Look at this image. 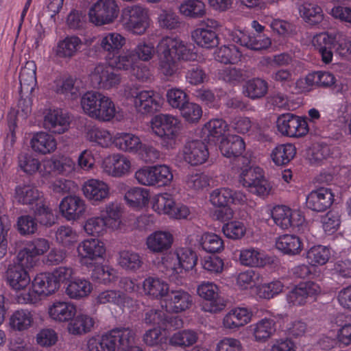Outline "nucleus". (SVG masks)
<instances>
[{"instance_id": "nucleus-1", "label": "nucleus", "mask_w": 351, "mask_h": 351, "mask_svg": "<svg viewBox=\"0 0 351 351\" xmlns=\"http://www.w3.org/2000/svg\"><path fill=\"white\" fill-rule=\"evenodd\" d=\"M158 71L164 78L176 77L180 70L179 61L195 60L197 55L182 40L170 36L162 38L157 45Z\"/></svg>"}, {"instance_id": "nucleus-2", "label": "nucleus", "mask_w": 351, "mask_h": 351, "mask_svg": "<svg viewBox=\"0 0 351 351\" xmlns=\"http://www.w3.org/2000/svg\"><path fill=\"white\" fill-rule=\"evenodd\" d=\"M197 261V256L194 251L182 247L176 250L175 257L162 260L160 269L170 281L179 285L182 283L184 272L192 269Z\"/></svg>"}, {"instance_id": "nucleus-3", "label": "nucleus", "mask_w": 351, "mask_h": 351, "mask_svg": "<svg viewBox=\"0 0 351 351\" xmlns=\"http://www.w3.org/2000/svg\"><path fill=\"white\" fill-rule=\"evenodd\" d=\"M81 106L89 117L100 121H111L117 112L112 99L97 91L84 93L81 98Z\"/></svg>"}, {"instance_id": "nucleus-4", "label": "nucleus", "mask_w": 351, "mask_h": 351, "mask_svg": "<svg viewBox=\"0 0 351 351\" xmlns=\"http://www.w3.org/2000/svg\"><path fill=\"white\" fill-rule=\"evenodd\" d=\"M132 339V329L115 328L101 337H91L87 343L88 351H116L125 349Z\"/></svg>"}, {"instance_id": "nucleus-5", "label": "nucleus", "mask_w": 351, "mask_h": 351, "mask_svg": "<svg viewBox=\"0 0 351 351\" xmlns=\"http://www.w3.org/2000/svg\"><path fill=\"white\" fill-rule=\"evenodd\" d=\"M241 167L239 182L249 192L261 197L269 194L271 186L265 179L263 171L258 167H250V162L245 161Z\"/></svg>"}, {"instance_id": "nucleus-6", "label": "nucleus", "mask_w": 351, "mask_h": 351, "mask_svg": "<svg viewBox=\"0 0 351 351\" xmlns=\"http://www.w3.org/2000/svg\"><path fill=\"white\" fill-rule=\"evenodd\" d=\"M121 23L125 31L141 36L149 27L148 10L141 4L128 5L121 11Z\"/></svg>"}, {"instance_id": "nucleus-7", "label": "nucleus", "mask_w": 351, "mask_h": 351, "mask_svg": "<svg viewBox=\"0 0 351 351\" xmlns=\"http://www.w3.org/2000/svg\"><path fill=\"white\" fill-rule=\"evenodd\" d=\"M153 132L162 139V144L167 149H173L180 131L179 120L170 114H160L152 121Z\"/></svg>"}, {"instance_id": "nucleus-8", "label": "nucleus", "mask_w": 351, "mask_h": 351, "mask_svg": "<svg viewBox=\"0 0 351 351\" xmlns=\"http://www.w3.org/2000/svg\"><path fill=\"white\" fill-rule=\"evenodd\" d=\"M119 13L116 0H98L89 9L88 17L92 23L101 26L112 23Z\"/></svg>"}, {"instance_id": "nucleus-9", "label": "nucleus", "mask_w": 351, "mask_h": 351, "mask_svg": "<svg viewBox=\"0 0 351 351\" xmlns=\"http://www.w3.org/2000/svg\"><path fill=\"white\" fill-rule=\"evenodd\" d=\"M114 69L105 64L96 65L90 73L91 86L104 90L117 88L121 83V76Z\"/></svg>"}, {"instance_id": "nucleus-10", "label": "nucleus", "mask_w": 351, "mask_h": 351, "mask_svg": "<svg viewBox=\"0 0 351 351\" xmlns=\"http://www.w3.org/2000/svg\"><path fill=\"white\" fill-rule=\"evenodd\" d=\"M211 203L217 207H223L217 212V217L221 221L230 219L232 215V210L227 207L230 203L242 202L245 196L242 193L233 191L228 188H221L214 190L210 194Z\"/></svg>"}, {"instance_id": "nucleus-11", "label": "nucleus", "mask_w": 351, "mask_h": 351, "mask_svg": "<svg viewBox=\"0 0 351 351\" xmlns=\"http://www.w3.org/2000/svg\"><path fill=\"white\" fill-rule=\"evenodd\" d=\"M77 252L80 263L89 267L103 259L106 248L104 243L99 239H90L78 244Z\"/></svg>"}, {"instance_id": "nucleus-12", "label": "nucleus", "mask_w": 351, "mask_h": 351, "mask_svg": "<svg viewBox=\"0 0 351 351\" xmlns=\"http://www.w3.org/2000/svg\"><path fill=\"white\" fill-rule=\"evenodd\" d=\"M199 297L207 301L203 305L206 312L216 313L225 308L226 301L219 294V288L214 282L204 281L197 289Z\"/></svg>"}, {"instance_id": "nucleus-13", "label": "nucleus", "mask_w": 351, "mask_h": 351, "mask_svg": "<svg viewBox=\"0 0 351 351\" xmlns=\"http://www.w3.org/2000/svg\"><path fill=\"white\" fill-rule=\"evenodd\" d=\"M276 126L282 135L289 137H300L308 132L306 119L292 113L280 115L276 121Z\"/></svg>"}, {"instance_id": "nucleus-14", "label": "nucleus", "mask_w": 351, "mask_h": 351, "mask_svg": "<svg viewBox=\"0 0 351 351\" xmlns=\"http://www.w3.org/2000/svg\"><path fill=\"white\" fill-rule=\"evenodd\" d=\"M271 216L275 224L283 230L298 227L304 220L299 210L285 205L275 206L271 210Z\"/></svg>"}, {"instance_id": "nucleus-15", "label": "nucleus", "mask_w": 351, "mask_h": 351, "mask_svg": "<svg viewBox=\"0 0 351 351\" xmlns=\"http://www.w3.org/2000/svg\"><path fill=\"white\" fill-rule=\"evenodd\" d=\"M193 304L192 296L184 289H171L162 300V307L167 313H180L189 309Z\"/></svg>"}, {"instance_id": "nucleus-16", "label": "nucleus", "mask_w": 351, "mask_h": 351, "mask_svg": "<svg viewBox=\"0 0 351 351\" xmlns=\"http://www.w3.org/2000/svg\"><path fill=\"white\" fill-rule=\"evenodd\" d=\"M132 97L136 110L142 114H154L161 108L160 98L154 90H137Z\"/></svg>"}, {"instance_id": "nucleus-17", "label": "nucleus", "mask_w": 351, "mask_h": 351, "mask_svg": "<svg viewBox=\"0 0 351 351\" xmlns=\"http://www.w3.org/2000/svg\"><path fill=\"white\" fill-rule=\"evenodd\" d=\"M33 265H27L16 257V262L10 265L6 271V279L10 287L15 291L25 289L30 283L31 279L27 269Z\"/></svg>"}, {"instance_id": "nucleus-18", "label": "nucleus", "mask_w": 351, "mask_h": 351, "mask_svg": "<svg viewBox=\"0 0 351 351\" xmlns=\"http://www.w3.org/2000/svg\"><path fill=\"white\" fill-rule=\"evenodd\" d=\"M126 44V38L117 32H106L99 36L98 45L106 61L121 52Z\"/></svg>"}, {"instance_id": "nucleus-19", "label": "nucleus", "mask_w": 351, "mask_h": 351, "mask_svg": "<svg viewBox=\"0 0 351 351\" xmlns=\"http://www.w3.org/2000/svg\"><path fill=\"white\" fill-rule=\"evenodd\" d=\"M319 286L313 282L300 283L287 294V300L289 304L302 306L306 303L307 299L319 293Z\"/></svg>"}, {"instance_id": "nucleus-20", "label": "nucleus", "mask_w": 351, "mask_h": 351, "mask_svg": "<svg viewBox=\"0 0 351 351\" xmlns=\"http://www.w3.org/2000/svg\"><path fill=\"white\" fill-rule=\"evenodd\" d=\"M60 212L67 221H76L84 214L86 206L85 202L77 195H68L60 202Z\"/></svg>"}, {"instance_id": "nucleus-21", "label": "nucleus", "mask_w": 351, "mask_h": 351, "mask_svg": "<svg viewBox=\"0 0 351 351\" xmlns=\"http://www.w3.org/2000/svg\"><path fill=\"white\" fill-rule=\"evenodd\" d=\"M50 247L49 241L44 238H36L28 241L25 247L21 250L17 258L27 265H34L35 258L44 254Z\"/></svg>"}, {"instance_id": "nucleus-22", "label": "nucleus", "mask_w": 351, "mask_h": 351, "mask_svg": "<svg viewBox=\"0 0 351 351\" xmlns=\"http://www.w3.org/2000/svg\"><path fill=\"white\" fill-rule=\"evenodd\" d=\"M182 153L184 160L193 166L204 163L209 156L207 146L200 140L186 142Z\"/></svg>"}, {"instance_id": "nucleus-23", "label": "nucleus", "mask_w": 351, "mask_h": 351, "mask_svg": "<svg viewBox=\"0 0 351 351\" xmlns=\"http://www.w3.org/2000/svg\"><path fill=\"white\" fill-rule=\"evenodd\" d=\"M69 124V117L60 108L49 109L44 117V128L52 133L65 132Z\"/></svg>"}, {"instance_id": "nucleus-24", "label": "nucleus", "mask_w": 351, "mask_h": 351, "mask_svg": "<svg viewBox=\"0 0 351 351\" xmlns=\"http://www.w3.org/2000/svg\"><path fill=\"white\" fill-rule=\"evenodd\" d=\"M245 144L243 139L237 135H229L223 138L220 143L219 149L223 156L226 158H237L239 162L244 163L245 161L250 162L247 158L242 156Z\"/></svg>"}, {"instance_id": "nucleus-25", "label": "nucleus", "mask_w": 351, "mask_h": 351, "mask_svg": "<svg viewBox=\"0 0 351 351\" xmlns=\"http://www.w3.org/2000/svg\"><path fill=\"white\" fill-rule=\"evenodd\" d=\"M131 163L124 155L115 154L110 155L103 160L104 171L112 177H121L130 171Z\"/></svg>"}, {"instance_id": "nucleus-26", "label": "nucleus", "mask_w": 351, "mask_h": 351, "mask_svg": "<svg viewBox=\"0 0 351 351\" xmlns=\"http://www.w3.org/2000/svg\"><path fill=\"white\" fill-rule=\"evenodd\" d=\"M334 201L331 189L319 188L311 191L306 197V206L316 212H324L330 207Z\"/></svg>"}, {"instance_id": "nucleus-27", "label": "nucleus", "mask_w": 351, "mask_h": 351, "mask_svg": "<svg viewBox=\"0 0 351 351\" xmlns=\"http://www.w3.org/2000/svg\"><path fill=\"white\" fill-rule=\"evenodd\" d=\"M82 191L84 196L93 204L104 202L110 194L108 184L96 179H90L85 182Z\"/></svg>"}, {"instance_id": "nucleus-28", "label": "nucleus", "mask_w": 351, "mask_h": 351, "mask_svg": "<svg viewBox=\"0 0 351 351\" xmlns=\"http://www.w3.org/2000/svg\"><path fill=\"white\" fill-rule=\"evenodd\" d=\"M336 78L334 75L327 71H315L308 73L304 78L297 81L296 84L303 90H308L311 87H329L335 84Z\"/></svg>"}, {"instance_id": "nucleus-29", "label": "nucleus", "mask_w": 351, "mask_h": 351, "mask_svg": "<svg viewBox=\"0 0 351 351\" xmlns=\"http://www.w3.org/2000/svg\"><path fill=\"white\" fill-rule=\"evenodd\" d=\"M239 261L241 265L250 267H263L270 263L269 257L265 252L255 247L241 249Z\"/></svg>"}, {"instance_id": "nucleus-30", "label": "nucleus", "mask_w": 351, "mask_h": 351, "mask_svg": "<svg viewBox=\"0 0 351 351\" xmlns=\"http://www.w3.org/2000/svg\"><path fill=\"white\" fill-rule=\"evenodd\" d=\"M76 312V306L70 302L56 301L48 308L49 317L60 323L69 322Z\"/></svg>"}, {"instance_id": "nucleus-31", "label": "nucleus", "mask_w": 351, "mask_h": 351, "mask_svg": "<svg viewBox=\"0 0 351 351\" xmlns=\"http://www.w3.org/2000/svg\"><path fill=\"white\" fill-rule=\"evenodd\" d=\"M8 324L14 331H26L34 324V312L27 308L16 310L10 315Z\"/></svg>"}, {"instance_id": "nucleus-32", "label": "nucleus", "mask_w": 351, "mask_h": 351, "mask_svg": "<svg viewBox=\"0 0 351 351\" xmlns=\"http://www.w3.org/2000/svg\"><path fill=\"white\" fill-rule=\"evenodd\" d=\"M30 145L35 152L42 155L51 154L57 148V141L55 137L45 132L34 134L30 141Z\"/></svg>"}, {"instance_id": "nucleus-33", "label": "nucleus", "mask_w": 351, "mask_h": 351, "mask_svg": "<svg viewBox=\"0 0 351 351\" xmlns=\"http://www.w3.org/2000/svg\"><path fill=\"white\" fill-rule=\"evenodd\" d=\"M252 313L247 308H235L230 311L223 319V325L226 328L236 330L249 323Z\"/></svg>"}, {"instance_id": "nucleus-34", "label": "nucleus", "mask_w": 351, "mask_h": 351, "mask_svg": "<svg viewBox=\"0 0 351 351\" xmlns=\"http://www.w3.org/2000/svg\"><path fill=\"white\" fill-rule=\"evenodd\" d=\"M173 240V236L169 232L156 231L147 237L146 245L153 253H164L171 248Z\"/></svg>"}, {"instance_id": "nucleus-35", "label": "nucleus", "mask_w": 351, "mask_h": 351, "mask_svg": "<svg viewBox=\"0 0 351 351\" xmlns=\"http://www.w3.org/2000/svg\"><path fill=\"white\" fill-rule=\"evenodd\" d=\"M97 304H110L119 307L129 306L132 304V299L121 291L108 289L101 291L95 298Z\"/></svg>"}, {"instance_id": "nucleus-36", "label": "nucleus", "mask_w": 351, "mask_h": 351, "mask_svg": "<svg viewBox=\"0 0 351 351\" xmlns=\"http://www.w3.org/2000/svg\"><path fill=\"white\" fill-rule=\"evenodd\" d=\"M93 285L85 278H76L69 281L65 293L66 295L73 300L83 299L91 293Z\"/></svg>"}, {"instance_id": "nucleus-37", "label": "nucleus", "mask_w": 351, "mask_h": 351, "mask_svg": "<svg viewBox=\"0 0 351 351\" xmlns=\"http://www.w3.org/2000/svg\"><path fill=\"white\" fill-rule=\"evenodd\" d=\"M143 289L145 295L158 300L165 298L169 287L163 280L158 277L149 276L143 282Z\"/></svg>"}, {"instance_id": "nucleus-38", "label": "nucleus", "mask_w": 351, "mask_h": 351, "mask_svg": "<svg viewBox=\"0 0 351 351\" xmlns=\"http://www.w3.org/2000/svg\"><path fill=\"white\" fill-rule=\"evenodd\" d=\"M113 144L119 150L137 153L142 147L140 138L132 133H117L113 138Z\"/></svg>"}, {"instance_id": "nucleus-39", "label": "nucleus", "mask_w": 351, "mask_h": 351, "mask_svg": "<svg viewBox=\"0 0 351 351\" xmlns=\"http://www.w3.org/2000/svg\"><path fill=\"white\" fill-rule=\"evenodd\" d=\"M191 38L199 47L211 49L219 43L216 32L204 27H197L191 32Z\"/></svg>"}, {"instance_id": "nucleus-40", "label": "nucleus", "mask_w": 351, "mask_h": 351, "mask_svg": "<svg viewBox=\"0 0 351 351\" xmlns=\"http://www.w3.org/2000/svg\"><path fill=\"white\" fill-rule=\"evenodd\" d=\"M15 199L21 204L33 205L40 202L41 193L32 184H20L15 189Z\"/></svg>"}, {"instance_id": "nucleus-41", "label": "nucleus", "mask_w": 351, "mask_h": 351, "mask_svg": "<svg viewBox=\"0 0 351 351\" xmlns=\"http://www.w3.org/2000/svg\"><path fill=\"white\" fill-rule=\"evenodd\" d=\"M94 324L93 317L88 315L79 314L69 321L67 330L73 335H83L90 332Z\"/></svg>"}, {"instance_id": "nucleus-42", "label": "nucleus", "mask_w": 351, "mask_h": 351, "mask_svg": "<svg viewBox=\"0 0 351 351\" xmlns=\"http://www.w3.org/2000/svg\"><path fill=\"white\" fill-rule=\"evenodd\" d=\"M32 287L41 296H48L59 289L51 273L38 274L32 282Z\"/></svg>"}, {"instance_id": "nucleus-43", "label": "nucleus", "mask_w": 351, "mask_h": 351, "mask_svg": "<svg viewBox=\"0 0 351 351\" xmlns=\"http://www.w3.org/2000/svg\"><path fill=\"white\" fill-rule=\"evenodd\" d=\"M82 46V42L79 37L67 36L58 43L56 53L60 58H70L80 50Z\"/></svg>"}, {"instance_id": "nucleus-44", "label": "nucleus", "mask_w": 351, "mask_h": 351, "mask_svg": "<svg viewBox=\"0 0 351 351\" xmlns=\"http://www.w3.org/2000/svg\"><path fill=\"white\" fill-rule=\"evenodd\" d=\"M276 247L285 254L295 255L301 252L302 244L298 237L293 234H284L276 241Z\"/></svg>"}, {"instance_id": "nucleus-45", "label": "nucleus", "mask_w": 351, "mask_h": 351, "mask_svg": "<svg viewBox=\"0 0 351 351\" xmlns=\"http://www.w3.org/2000/svg\"><path fill=\"white\" fill-rule=\"evenodd\" d=\"M110 66L120 71H129L136 66L137 62L132 49H126L116 54L107 60Z\"/></svg>"}, {"instance_id": "nucleus-46", "label": "nucleus", "mask_w": 351, "mask_h": 351, "mask_svg": "<svg viewBox=\"0 0 351 351\" xmlns=\"http://www.w3.org/2000/svg\"><path fill=\"white\" fill-rule=\"evenodd\" d=\"M300 16L310 25L320 23L324 19L322 9L311 3H304L299 6Z\"/></svg>"}, {"instance_id": "nucleus-47", "label": "nucleus", "mask_w": 351, "mask_h": 351, "mask_svg": "<svg viewBox=\"0 0 351 351\" xmlns=\"http://www.w3.org/2000/svg\"><path fill=\"white\" fill-rule=\"evenodd\" d=\"M295 154L296 149L293 144H280L273 149L271 157L276 165L281 166L288 164Z\"/></svg>"}, {"instance_id": "nucleus-48", "label": "nucleus", "mask_w": 351, "mask_h": 351, "mask_svg": "<svg viewBox=\"0 0 351 351\" xmlns=\"http://www.w3.org/2000/svg\"><path fill=\"white\" fill-rule=\"evenodd\" d=\"M268 83L261 78H253L247 81L243 86V94L252 99L263 97L267 93Z\"/></svg>"}, {"instance_id": "nucleus-49", "label": "nucleus", "mask_w": 351, "mask_h": 351, "mask_svg": "<svg viewBox=\"0 0 351 351\" xmlns=\"http://www.w3.org/2000/svg\"><path fill=\"white\" fill-rule=\"evenodd\" d=\"M143 320L147 325H158L162 327L173 326V317L167 315L162 309L149 308L145 310Z\"/></svg>"}, {"instance_id": "nucleus-50", "label": "nucleus", "mask_w": 351, "mask_h": 351, "mask_svg": "<svg viewBox=\"0 0 351 351\" xmlns=\"http://www.w3.org/2000/svg\"><path fill=\"white\" fill-rule=\"evenodd\" d=\"M119 264L125 270L136 271L143 265L142 256L137 252L123 250L119 252Z\"/></svg>"}, {"instance_id": "nucleus-51", "label": "nucleus", "mask_w": 351, "mask_h": 351, "mask_svg": "<svg viewBox=\"0 0 351 351\" xmlns=\"http://www.w3.org/2000/svg\"><path fill=\"white\" fill-rule=\"evenodd\" d=\"M228 130V124L222 119H213L205 123L202 132L209 141H215Z\"/></svg>"}, {"instance_id": "nucleus-52", "label": "nucleus", "mask_w": 351, "mask_h": 351, "mask_svg": "<svg viewBox=\"0 0 351 351\" xmlns=\"http://www.w3.org/2000/svg\"><path fill=\"white\" fill-rule=\"evenodd\" d=\"M275 332L276 322L271 318L262 319L253 326V334L257 341L267 340Z\"/></svg>"}, {"instance_id": "nucleus-53", "label": "nucleus", "mask_w": 351, "mask_h": 351, "mask_svg": "<svg viewBox=\"0 0 351 351\" xmlns=\"http://www.w3.org/2000/svg\"><path fill=\"white\" fill-rule=\"evenodd\" d=\"M241 56V52L234 45H223L215 52V59L223 64H235Z\"/></svg>"}, {"instance_id": "nucleus-54", "label": "nucleus", "mask_w": 351, "mask_h": 351, "mask_svg": "<svg viewBox=\"0 0 351 351\" xmlns=\"http://www.w3.org/2000/svg\"><path fill=\"white\" fill-rule=\"evenodd\" d=\"M86 136L88 141L95 143L102 147H108L113 143L111 134L108 130L98 127L88 128Z\"/></svg>"}, {"instance_id": "nucleus-55", "label": "nucleus", "mask_w": 351, "mask_h": 351, "mask_svg": "<svg viewBox=\"0 0 351 351\" xmlns=\"http://www.w3.org/2000/svg\"><path fill=\"white\" fill-rule=\"evenodd\" d=\"M125 199L132 207L145 206L149 201V191L141 187L131 188L125 193Z\"/></svg>"}, {"instance_id": "nucleus-56", "label": "nucleus", "mask_w": 351, "mask_h": 351, "mask_svg": "<svg viewBox=\"0 0 351 351\" xmlns=\"http://www.w3.org/2000/svg\"><path fill=\"white\" fill-rule=\"evenodd\" d=\"M199 244L204 251L211 254L220 252L224 248L223 241L215 233L203 234L199 240Z\"/></svg>"}, {"instance_id": "nucleus-57", "label": "nucleus", "mask_w": 351, "mask_h": 351, "mask_svg": "<svg viewBox=\"0 0 351 351\" xmlns=\"http://www.w3.org/2000/svg\"><path fill=\"white\" fill-rule=\"evenodd\" d=\"M36 66L34 62L28 61L20 71L19 81L22 88L32 90L36 83Z\"/></svg>"}, {"instance_id": "nucleus-58", "label": "nucleus", "mask_w": 351, "mask_h": 351, "mask_svg": "<svg viewBox=\"0 0 351 351\" xmlns=\"http://www.w3.org/2000/svg\"><path fill=\"white\" fill-rule=\"evenodd\" d=\"M19 167L24 173L33 175L40 168V162L31 153L22 152L18 156Z\"/></svg>"}, {"instance_id": "nucleus-59", "label": "nucleus", "mask_w": 351, "mask_h": 351, "mask_svg": "<svg viewBox=\"0 0 351 351\" xmlns=\"http://www.w3.org/2000/svg\"><path fill=\"white\" fill-rule=\"evenodd\" d=\"M179 11L185 16L199 18L205 14V5L199 0H186L180 4Z\"/></svg>"}, {"instance_id": "nucleus-60", "label": "nucleus", "mask_w": 351, "mask_h": 351, "mask_svg": "<svg viewBox=\"0 0 351 351\" xmlns=\"http://www.w3.org/2000/svg\"><path fill=\"white\" fill-rule=\"evenodd\" d=\"M107 221L101 216L92 217L86 221L84 229L88 234L99 237L103 235L106 231L107 227H109Z\"/></svg>"}, {"instance_id": "nucleus-61", "label": "nucleus", "mask_w": 351, "mask_h": 351, "mask_svg": "<svg viewBox=\"0 0 351 351\" xmlns=\"http://www.w3.org/2000/svg\"><path fill=\"white\" fill-rule=\"evenodd\" d=\"M197 338L195 332L184 330L174 333L169 339V343L174 346L189 347L194 344Z\"/></svg>"}, {"instance_id": "nucleus-62", "label": "nucleus", "mask_w": 351, "mask_h": 351, "mask_svg": "<svg viewBox=\"0 0 351 351\" xmlns=\"http://www.w3.org/2000/svg\"><path fill=\"white\" fill-rule=\"evenodd\" d=\"M330 257V250L323 245H315L312 247L306 254V258L313 265L326 264Z\"/></svg>"}, {"instance_id": "nucleus-63", "label": "nucleus", "mask_w": 351, "mask_h": 351, "mask_svg": "<svg viewBox=\"0 0 351 351\" xmlns=\"http://www.w3.org/2000/svg\"><path fill=\"white\" fill-rule=\"evenodd\" d=\"M34 209V219L41 225L51 226L55 222L52 210L43 200L36 203Z\"/></svg>"}, {"instance_id": "nucleus-64", "label": "nucleus", "mask_w": 351, "mask_h": 351, "mask_svg": "<svg viewBox=\"0 0 351 351\" xmlns=\"http://www.w3.org/2000/svg\"><path fill=\"white\" fill-rule=\"evenodd\" d=\"M176 205L172 195L165 193L157 195L153 208L158 213L171 215Z\"/></svg>"}]
</instances>
